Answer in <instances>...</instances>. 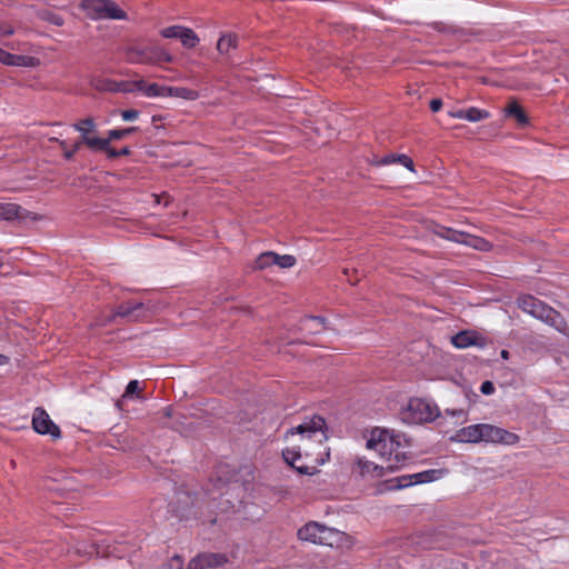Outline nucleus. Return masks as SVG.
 <instances>
[{"instance_id":"a18cd8bd","label":"nucleus","mask_w":569,"mask_h":569,"mask_svg":"<svg viewBox=\"0 0 569 569\" xmlns=\"http://www.w3.org/2000/svg\"><path fill=\"white\" fill-rule=\"evenodd\" d=\"M49 140L58 142L61 148H66V140H61L58 137H50Z\"/></svg>"},{"instance_id":"f257e3e1","label":"nucleus","mask_w":569,"mask_h":569,"mask_svg":"<svg viewBox=\"0 0 569 569\" xmlns=\"http://www.w3.org/2000/svg\"><path fill=\"white\" fill-rule=\"evenodd\" d=\"M325 419L313 416L286 433L287 447L282 450L284 461L303 475H312L317 467L326 463L330 450Z\"/></svg>"},{"instance_id":"79ce46f5","label":"nucleus","mask_w":569,"mask_h":569,"mask_svg":"<svg viewBox=\"0 0 569 569\" xmlns=\"http://www.w3.org/2000/svg\"><path fill=\"white\" fill-rule=\"evenodd\" d=\"M397 157L396 154H389V156H386L383 157L379 162L378 164H390V163H393V162H397Z\"/></svg>"},{"instance_id":"c756f323","label":"nucleus","mask_w":569,"mask_h":569,"mask_svg":"<svg viewBox=\"0 0 569 569\" xmlns=\"http://www.w3.org/2000/svg\"><path fill=\"white\" fill-rule=\"evenodd\" d=\"M297 262L296 257L291 254H278L276 253V266L280 269H289L292 268Z\"/></svg>"},{"instance_id":"f704fd0d","label":"nucleus","mask_w":569,"mask_h":569,"mask_svg":"<svg viewBox=\"0 0 569 569\" xmlns=\"http://www.w3.org/2000/svg\"><path fill=\"white\" fill-rule=\"evenodd\" d=\"M129 153H130V150L127 147L121 150H116V149L109 147V149L107 151V154L110 158H116L119 156H128Z\"/></svg>"},{"instance_id":"7c9ffc66","label":"nucleus","mask_w":569,"mask_h":569,"mask_svg":"<svg viewBox=\"0 0 569 569\" xmlns=\"http://www.w3.org/2000/svg\"><path fill=\"white\" fill-rule=\"evenodd\" d=\"M136 130H137L136 127H130L127 129H113L108 132V138L110 139V141L119 140V139L127 137L128 134H130L131 132H133Z\"/></svg>"},{"instance_id":"58836bf2","label":"nucleus","mask_w":569,"mask_h":569,"mask_svg":"<svg viewBox=\"0 0 569 569\" xmlns=\"http://www.w3.org/2000/svg\"><path fill=\"white\" fill-rule=\"evenodd\" d=\"M46 20H48L49 22H51L52 24L54 26H62L63 24V19L60 17V16H57V14H49L46 17Z\"/></svg>"},{"instance_id":"b1692460","label":"nucleus","mask_w":569,"mask_h":569,"mask_svg":"<svg viewBox=\"0 0 569 569\" xmlns=\"http://www.w3.org/2000/svg\"><path fill=\"white\" fill-rule=\"evenodd\" d=\"M325 318L321 317H308L303 320L302 326L310 332L318 333L325 329Z\"/></svg>"},{"instance_id":"e433bc0d","label":"nucleus","mask_w":569,"mask_h":569,"mask_svg":"<svg viewBox=\"0 0 569 569\" xmlns=\"http://www.w3.org/2000/svg\"><path fill=\"white\" fill-rule=\"evenodd\" d=\"M138 116H139V111L133 110V109L124 110L121 112V118L124 121H133L138 118Z\"/></svg>"},{"instance_id":"412c9836","label":"nucleus","mask_w":569,"mask_h":569,"mask_svg":"<svg viewBox=\"0 0 569 569\" xmlns=\"http://www.w3.org/2000/svg\"><path fill=\"white\" fill-rule=\"evenodd\" d=\"M81 142L84 143L91 150H102L107 152L109 149L110 139H102L84 134V140H81Z\"/></svg>"},{"instance_id":"39448f33","label":"nucleus","mask_w":569,"mask_h":569,"mask_svg":"<svg viewBox=\"0 0 569 569\" xmlns=\"http://www.w3.org/2000/svg\"><path fill=\"white\" fill-rule=\"evenodd\" d=\"M518 306L522 311L531 315L532 317L560 329L558 326L561 321L560 315L537 298L532 296H522L518 299Z\"/></svg>"},{"instance_id":"0eeeda50","label":"nucleus","mask_w":569,"mask_h":569,"mask_svg":"<svg viewBox=\"0 0 569 569\" xmlns=\"http://www.w3.org/2000/svg\"><path fill=\"white\" fill-rule=\"evenodd\" d=\"M227 562V557L220 553H203L192 559L187 568L183 560L179 556L172 557L164 569H204L210 567H218Z\"/></svg>"},{"instance_id":"a211bd4d","label":"nucleus","mask_w":569,"mask_h":569,"mask_svg":"<svg viewBox=\"0 0 569 569\" xmlns=\"http://www.w3.org/2000/svg\"><path fill=\"white\" fill-rule=\"evenodd\" d=\"M461 243L480 251H488L491 248L490 242L486 239L469 234L467 232H465V237Z\"/></svg>"},{"instance_id":"8fccbe9b","label":"nucleus","mask_w":569,"mask_h":569,"mask_svg":"<svg viewBox=\"0 0 569 569\" xmlns=\"http://www.w3.org/2000/svg\"><path fill=\"white\" fill-rule=\"evenodd\" d=\"M83 553L91 556L93 553V551H84Z\"/></svg>"},{"instance_id":"dca6fc26","label":"nucleus","mask_w":569,"mask_h":569,"mask_svg":"<svg viewBox=\"0 0 569 569\" xmlns=\"http://www.w3.org/2000/svg\"><path fill=\"white\" fill-rule=\"evenodd\" d=\"M156 47L132 46L128 49L127 57L132 63H156Z\"/></svg>"},{"instance_id":"9b49d317","label":"nucleus","mask_w":569,"mask_h":569,"mask_svg":"<svg viewBox=\"0 0 569 569\" xmlns=\"http://www.w3.org/2000/svg\"><path fill=\"white\" fill-rule=\"evenodd\" d=\"M32 426L36 432L40 435H49L53 439L61 436L60 428L50 419L46 410L37 408L32 416Z\"/></svg>"},{"instance_id":"bb28decb","label":"nucleus","mask_w":569,"mask_h":569,"mask_svg":"<svg viewBox=\"0 0 569 569\" xmlns=\"http://www.w3.org/2000/svg\"><path fill=\"white\" fill-rule=\"evenodd\" d=\"M506 112L509 114V116H512L517 119L518 123L521 124V126H525L528 123V118L527 116L525 114V112L522 111V109L520 108L519 104H517L516 102L511 103L508 106V108L506 109Z\"/></svg>"},{"instance_id":"ddd939ff","label":"nucleus","mask_w":569,"mask_h":569,"mask_svg":"<svg viewBox=\"0 0 569 569\" xmlns=\"http://www.w3.org/2000/svg\"><path fill=\"white\" fill-rule=\"evenodd\" d=\"M0 62L10 67L36 68L40 66V60L31 56L13 54L0 49Z\"/></svg>"},{"instance_id":"a19ab883","label":"nucleus","mask_w":569,"mask_h":569,"mask_svg":"<svg viewBox=\"0 0 569 569\" xmlns=\"http://www.w3.org/2000/svg\"><path fill=\"white\" fill-rule=\"evenodd\" d=\"M448 114L455 119H465L466 120V110H463V109L449 111Z\"/></svg>"},{"instance_id":"09e8293b","label":"nucleus","mask_w":569,"mask_h":569,"mask_svg":"<svg viewBox=\"0 0 569 569\" xmlns=\"http://www.w3.org/2000/svg\"><path fill=\"white\" fill-rule=\"evenodd\" d=\"M164 412H166V416H168V417L170 416V409L169 408H166Z\"/></svg>"},{"instance_id":"cd10ccee","label":"nucleus","mask_w":569,"mask_h":569,"mask_svg":"<svg viewBox=\"0 0 569 569\" xmlns=\"http://www.w3.org/2000/svg\"><path fill=\"white\" fill-rule=\"evenodd\" d=\"M168 87L157 83H148L143 94L148 98L167 97Z\"/></svg>"},{"instance_id":"4c0bfd02","label":"nucleus","mask_w":569,"mask_h":569,"mask_svg":"<svg viewBox=\"0 0 569 569\" xmlns=\"http://www.w3.org/2000/svg\"><path fill=\"white\" fill-rule=\"evenodd\" d=\"M480 390L483 395H491L495 392V386L491 381L482 382Z\"/></svg>"},{"instance_id":"5701e85b","label":"nucleus","mask_w":569,"mask_h":569,"mask_svg":"<svg viewBox=\"0 0 569 569\" xmlns=\"http://www.w3.org/2000/svg\"><path fill=\"white\" fill-rule=\"evenodd\" d=\"M437 234L443 239H447L449 241H453L457 243H461L465 237L463 231L455 230L451 228L440 227L437 230Z\"/></svg>"},{"instance_id":"7ed1b4c3","label":"nucleus","mask_w":569,"mask_h":569,"mask_svg":"<svg viewBox=\"0 0 569 569\" xmlns=\"http://www.w3.org/2000/svg\"><path fill=\"white\" fill-rule=\"evenodd\" d=\"M299 540L313 545H322L337 549H350L355 545L353 537L317 521H309L297 532Z\"/></svg>"},{"instance_id":"2f4dec72","label":"nucleus","mask_w":569,"mask_h":569,"mask_svg":"<svg viewBox=\"0 0 569 569\" xmlns=\"http://www.w3.org/2000/svg\"><path fill=\"white\" fill-rule=\"evenodd\" d=\"M82 142L81 140L80 141H77L72 144V147H68V144L66 143V148H62L63 149V156L67 160H71L74 156V153L80 149Z\"/></svg>"},{"instance_id":"9d476101","label":"nucleus","mask_w":569,"mask_h":569,"mask_svg":"<svg viewBox=\"0 0 569 569\" xmlns=\"http://www.w3.org/2000/svg\"><path fill=\"white\" fill-rule=\"evenodd\" d=\"M519 440V436L513 432L493 425L482 423V441L485 442L512 446L518 443Z\"/></svg>"},{"instance_id":"f8f14e48","label":"nucleus","mask_w":569,"mask_h":569,"mask_svg":"<svg viewBox=\"0 0 569 569\" xmlns=\"http://www.w3.org/2000/svg\"><path fill=\"white\" fill-rule=\"evenodd\" d=\"M451 343L458 349H466L471 346L485 348L488 345L487 338L475 330H462L451 337Z\"/></svg>"},{"instance_id":"f03ea898","label":"nucleus","mask_w":569,"mask_h":569,"mask_svg":"<svg viewBox=\"0 0 569 569\" xmlns=\"http://www.w3.org/2000/svg\"><path fill=\"white\" fill-rule=\"evenodd\" d=\"M366 447L376 451L387 465V472L402 467L409 459L406 439L393 430L375 428L370 431Z\"/></svg>"},{"instance_id":"c03bdc74","label":"nucleus","mask_w":569,"mask_h":569,"mask_svg":"<svg viewBox=\"0 0 569 569\" xmlns=\"http://www.w3.org/2000/svg\"><path fill=\"white\" fill-rule=\"evenodd\" d=\"M147 84H148V83H147L146 81H143V80H136V81L133 82L134 88H136L138 91L142 92V93L146 91V87H147Z\"/></svg>"},{"instance_id":"2eb2a0df","label":"nucleus","mask_w":569,"mask_h":569,"mask_svg":"<svg viewBox=\"0 0 569 569\" xmlns=\"http://www.w3.org/2000/svg\"><path fill=\"white\" fill-rule=\"evenodd\" d=\"M450 439L461 443H478L482 441V423L463 427L457 430Z\"/></svg>"},{"instance_id":"49530a36","label":"nucleus","mask_w":569,"mask_h":569,"mask_svg":"<svg viewBox=\"0 0 569 569\" xmlns=\"http://www.w3.org/2000/svg\"><path fill=\"white\" fill-rule=\"evenodd\" d=\"M8 362V357L0 355V366H3Z\"/></svg>"},{"instance_id":"c85d7f7f","label":"nucleus","mask_w":569,"mask_h":569,"mask_svg":"<svg viewBox=\"0 0 569 569\" xmlns=\"http://www.w3.org/2000/svg\"><path fill=\"white\" fill-rule=\"evenodd\" d=\"M94 127L96 124L92 118H86L73 126V128L81 133V140H84V134H89Z\"/></svg>"},{"instance_id":"aec40b11","label":"nucleus","mask_w":569,"mask_h":569,"mask_svg":"<svg viewBox=\"0 0 569 569\" xmlns=\"http://www.w3.org/2000/svg\"><path fill=\"white\" fill-rule=\"evenodd\" d=\"M21 207L12 202H0V220H11L20 217Z\"/></svg>"},{"instance_id":"393cba45","label":"nucleus","mask_w":569,"mask_h":569,"mask_svg":"<svg viewBox=\"0 0 569 569\" xmlns=\"http://www.w3.org/2000/svg\"><path fill=\"white\" fill-rule=\"evenodd\" d=\"M272 266H276V252L273 251L263 252L256 260L257 269L262 270Z\"/></svg>"},{"instance_id":"4be33fe9","label":"nucleus","mask_w":569,"mask_h":569,"mask_svg":"<svg viewBox=\"0 0 569 569\" xmlns=\"http://www.w3.org/2000/svg\"><path fill=\"white\" fill-rule=\"evenodd\" d=\"M237 39L233 34H223L217 43V50L221 54L228 56L236 48Z\"/></svg>"},{"instance_id":"72a5a7b5","label":"nucleus","mask_w":569,"mask_h":569,"mask_svg":"<svg viewBox=\"0 0 569 569\" xmlns=\"http://www.w3.org/2000/svg\"><path fill=\"white\" fill-rule=\"evenodd\" d=\"M173 58L170 53H168L167 51H163V50H160L159 48H157V53H156V63L157 62H172Z\"/></svg>"},{"instance_id":"de8ad7c7","label":"nucleus","mask_w":569,"mask_h":569,"mask_svg":"<svg viewBox=\"0 0 569 569\" xmlns=\"http://www.w3.org/2000/svg\"><path fill=\"white\" fill-rule=\"evenodd\" d=\"M500 355H501V358H503V359H508V357H509V352L507 350H502Z\"/></svg>"},{"instance_id":"20e7f679","label":"nucleus","mask_w":569,"mask_h":569,"mask_svg":"<svg viewBox=\"0 0 569 569\" xmlns=\"http://www.w3.org/2000/svg\"><path fill=\"white\" fill-rule=\"evenodd\" d=\"M438 416V407L421 398H411L400 411V419L408 425L431 422Z\"/></svg>"},{"instance_id":"a878e982","label":"nucleus","mask_w":569,"mask_h":569,"mask_svg":"<svg viewBox=\"0 0 569 569\" xmlns=\"http://www.w3.org/2000/svg\"><path fill=\"white\" fill-rule=\"evenodd\" d=\"M490 113L487 110L479 109L476 107H470L466 109V120L470 122H478L485 119H488Z\"/></svg>"},{"instance_id":"473e14b6","label":"nucleus","mask_w":569,"mask_h":569,"mask_svg":"<svg viewBox=\"0 0 569 569\" xmlns=\"http://www.w3.org/2000/svg\"><path fill=\"white\" fill-rule=\"evenodd\" d=\"M139 390V381L138 380H131L126 388L124 393L122 395V399L129 398Z\"/></svg>"},{"instance_id":"423d86ee","label":"nucleus","mask_w":569,"mask_h":569,"mask_svg":"<svg viewBox=\"0 0 569 569\" xmlns=\"http://www.w3.org/2000/svg\"><path fill=\"white\" fill-rule=\"evenodd\" d=\"M82 10L92 20H126L127 13L112 0H83Z\"/></svg>"},{"instance_id":"1a4fd4ad","label":"nucleus","mask_w":569,"mask_h":569,"mask_svg":"<svg viewBox=\"0 0 569 569\" xmlns=\"http://www.w3.org/2000/svg\"><path fill=\"white\" fill-rule=\"evenodd\" d=\"M160 34L166 39H178L186 49H193L200 42V38L192 29L180 24L166 27L160 30Z\"/></svg>"},{"instance_id":"6ab92c4d","label":"nucleus","mask_w":569,"mask_h":569,"mask_svg":"<svg viewBox=\"0 0 569 569\" xmlns=\"http://www.w3.org/2000/svg\"><path fill=\"white\" fill-rule=\"evenodd\" d=\"M167 97H176L184 100H196L199 93L196 90L184 87H168Z\"/></svg>"},{"instance_id":"ea45409f","label":"nucleus","mask_w":569,"mask_h":569,"mask_svg":"<svg viewBox=\"0 0 569 569\" xmlns=\"http://www.w3.org/2000/svg\"><path fill=\"white\" fill-rule=\"evenodd\" d=\"M14 33V29L8 24H0V36H12Z\"/></svg>"},{"instance_id":"c9c22d12","label":"nucleus","mask_w":569,"mask_h":569,"mask_svg":"<svg viewBox=\"0 0 569 569\" xmlns=\"http://www.w3.org/2000/svg\"><path fill=\"white\" fill-rule=\"evenodd\" d=\"M397 162L401 163L403 167H406L409 170L413 171V162H412V160L408 156L399 154L397 157Z\"/></svg>"},{"instance_id":"6e6552de","label":"nucleus","mask_w":569,"mask_h":569,"mask_svg":"<svg viewBox=\"0 0 569 569\" xmlns=\"http://www.w3.org/2000/svg\"><path fill=\"white\" fill-rule=\"evenodd\" d=\"M445 472L439 469H430L421 472L398 477L390 481V489H403L412 485L428 483L439 480L443 477Z\"/></svg>"},{"instance_id":"37998d69","label":"nucleus","mask_w":569,"mask_h":569,"mask_svg":"<svg viewBox=\"0 0 569 569\" xmlns=\"http://www.w3.org/2000/svg\"><path fill=\"white\" fill-rule=\"evenodd\" d=\"M442 107V101L440 99H433L430 101V109L433 112H438Z\"/></svg>"},{"instance_id":"f3484780","label":"nucleus","mask_w":569,"mask_h":569,"mask_svg":"<svg viewBox=\"0 0 569 569\" xmlns=\"http://www.w3.org/2000/svg\"><path fill=\"white\" fill-rule=\"evenodd\" d=\"M143 305L137 301H128L121 303L114 316L127 318L129 320H137L142 317Z\"/></svg>"},{"instance_id":"4468645a","label":"nucleus","mask_w":569,"mask_h":569,"mask_svg":"<svg viewBox=\"0 0 569 569\" xmlns=\"http://www.w3.org/2000/svg\"><path fill=\"white\" fill-rule=\"evenodd\" d=\"M356 470L363 477L370 479H377L385 476L387 471V465H377L363 457H359L356 460Z\"/></svg>"}]
</instances>
